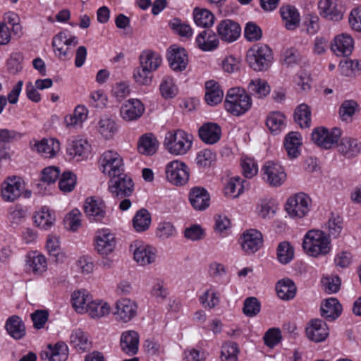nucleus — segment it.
<instances>
[{
	"instance_id": "30",
	"label": "nucleus",
	"mask_w": 361,
	"mask_h": 361,
	"mask_svg": "<svg viewBox=\"0 0 361 361\" xmlns=\"http://www.w3.org/2000/svg\"><path fill=\"white\" fill-rule=\"evenodd\" d=\"M205 101L210 106H215L220 103L224 97V92L216 81L211 80L205 83Z\"/></svg>"
},
{
	"instance_id": "11",
	"label": "nucleus",
	"mask_w": 361,
	"mask_h": 361,
	"mask_svg": "<svg viewBox=\"0 0 361 361\" xmlns=\"http://www.w3.org/2000/svg\"><path fill=\"white\" fill-rule=\"evenodd\" d=\"M262 178L271 186H280L286 179L283 167L279 163L267 161L262 168Z\"/></svg>"
},
{
	"instance_id": "9",
	"label": "nucleus",
	"mask_w": 361,
	"mask_h": 361,
	"mask_svg": "<svg viewBox=\"0 0 361 361\" xmlns=\"http://www.w3.org/2000/svg\"><path fill=\"white\" fill-rule=\"evenodd\" d=\"M341 136V130L334 128L331 131L324 127H318L312 133V140L318 146L328 149L337 144Z\"/></svg>"
},
{
	"instance_id": "8",
	"label": "nucleus",
	"mask_w": 361,
	"mask_h": 361,
	"mask_svg": "<svg viewBox=\"0 0 361 361\" xmlns=\"http://www.w3.org/2000/svg\"><path fill=\"white\" fill-rule=\"evenodd\" d=\"M109 190L114 197L123 199L132 195L134 183L132 178L124 173L111 178L109 181Z\"/></svg>"
},
{
	"instance_id": "55",
	"label": "nucleus",
	"mask_w": 361,
	"mask_h": 361,
	"mask_svg": "<svg viewBox=\"0 0 361 361\" xmlns=\"http://www.w3.org/2000/svg\"><path fill=\"white\" fill-rule=\"evenodd\" d=\"M117 130L114 120L108 118H102L99 122V130L105 139L111 138Z\"/></svg>"
},
{
	"instance_id": "41",
	"label": "nucleus",
	"mask_w": 361,
	"mask_h": 361,
	"mask_svg": "<svg viewBox=\"0 0 361 361\" xmlns=\"http://www.w3.org/2000/svg\"><path fill=\"white\" fill-rule=\"evenodd\" d=\"M193 18L197 26L208 28L214 25L215 16L208 9L195 8Z\"/></svg>"
},
{
	"instance_id": "53",
	"label": "nucleus",
	"mask_w": 361,
	"mask_h": 361,
	"mask_svg": "<svg viewBox=\"0 0 361 361\" xmlns=\"http://www.w3.org/2000/svg\"><path fill=\"white\" fill-rule=\"evenodd\" d=\"M82 213L78 209H74L67 214L63 220L66 228L76 231L81 226Z\"/></svg>"
},
{
	"instance_id": "62",
	"label": "nucleus",
	"mask_w": 361,
	"mask_h": 361,
	"mask_svg": "<svg viewBox=\"0 0 361 361\" xmlns=\"http://www.w3.org/2000/svg\"><path fill=\"white\" fill-rule=\"evenodd\" d=\"M215 160L216 154L207 149L199 152L196 158L197 165L202 167L210 166Z\"/></svg>"
},
{
	"instance_id": "14",
	"label": "nucleus",
	"mask_w": 361,
	"mask_h": 361,
	"mask_svg": "<svg viewBox=\"0 0 361 361\" xmlns=\"http://www.w3.org/2000/svg\"><path fill=\"white\" fill-rule=\"evenodd\" d=\"M24 181L19 177H9L2 184L1 195L7 202H14L23 193Z\"/></svg>"
},
{
	"instance_id": "27",
	"label": "nucleus",
	"mask_w": 361,
	"mask_h": 361,
	"mask_svg": "<svg viewBox=\"0 0 361 361\" xmlns=\"http://www.w3.org/2000/svg\"><path fill=\"white\" fill-rule=\"evenodd\" d=\"M32 148L42 156L46 158H51L60 150V143L57 140L53 138H44L39 142H35Z\"/></svg>"
},
{
	"instance_id": "40",
	"label": "nucleus",
	"mask_w": 361,
	"mask_h": 361,
	"mask_svg": "<svg viewBox=\"0 0 361 361\" xmlns=\"http://www.w3.org/2000/svg\"><path fill=\"white\" fill-rule=\"evenodd\" d=\"M286 117L280 111L270 112L266 119V125L271 133H279L286 126Z\"/></svg>"
},
{
	"instance_id": "3",
	"label": "nucleus",
	"mask_w": 361,
	"mask_h": 361,
	"mask_svg": "<svg viewBox=\"0 0 361 361\" xmlns=\"http://www.w3.org/2000/svg\"><path fill=\"white\" fill-rule=\"evenodd\" d=\"M252 99L244 89L231 88L226 96L224 106L226 110L234 116H241L252 106Z\"/></svg>"
},
{
	"instance_id": "13",
	"label": "nucleus",
	"mask_w": 361,
	"mask_h": 361,
	"mask_svg": "<svg viewBox=\"0 0 361 361\" xmlns=\"http://www.w3.org/2000/svg\"><path fill=\"white\" fill-rule=\"evenodd\" d=\"M135 261L141 266L153 263L156 259L155 249L141 241H134L130 245Z\"/></svg>"
},
{
	"instance_id": "6",
	"label": "nucleus",
	"mask_w": 361,
	"mask_h": 361,
	"mask_svg": "<svg viewBox=\"0 0 361 361\" xmlns=\"http://www.w3.org/2000/svg\"><path fill=\"white\" fill-rule=\"evenodd\" d=\"M166 180L176 186L185 185L190 177L188 166L182 161L173 160L168 163L165 168Z\"/></svg>"
},
{
	"instance_id": "33",
	"label": "nucleus",
	"mask_w": 361,
	"mask_h": 361,
	"mask_svg": "<svg viewBox=\"0 0 361 361\" xmlns=\"http://www.w3.org/2000/svg\"><path fill=\"white\" fill-rule=\"evenodd\" d=\"M342 312V306L336 298H329L321 307V314L329 321L338 318Z\"/></svg>"
},
{
	"instance_id": "12",
	"label": "nucleus",
	"mask_w": 361,
	"mask_h": 361,
	"mask_svg": "<svg viewBox=\"0 0 361 361\" xmlns=\"http://www.w3.org/2000/svg\"><path fill=\"white\" fill-rule=\"evenodd\" d=\"M219 37L226 43L235 42L241 35L240 24L231 19L221 20L216 26Z\"/></svg>"
},
{
	"instance_id": "42",
	"label": "nucleus",
	"mask_w": 361,
	"mask_h": 361,
	"mask_svg": "<svg viewBox=\"0 0 361 361\" xmlns=\"http://www.w3.org/2000/svg\"><path fill=\"white\" fill-rule=\"evenodd\" d=\"M85 312H87L92 318H101L109 314L110 306L107 302H103L102 300H94L92 299L90 302L88 303Z\"/></svg>"
},
{
	"instance_id": "37",
	"label": "nucleus",
	"mask_w": 361,
	"mask_h": 361,
	"mask_svg": "<svg viewBox=\"0 0 361 361\" xmlns=\"http://www.w3.org/2000/svg\"><path fill=\"white\" fill-rule=\"evenodd\" d=\"M301 136L298 132H290L285 137L284 147L290 159L296 158L300 154Z\"/></svg>"
},
{
	"instance_id": "17",
	"label": "nucleus",
	"mask_w": 361,
	"mask_h": 361,
	"mask_svg": "<svg viewBox=\"0 0 361 361\" xmlns=\"http://www.w3.org/2000/svg\"><path fill=\"white\" fill-rule=\"evenodd\" d=\"M305 332L312 341L319 343L324 341L329 334L327 324L320 319H312L307 324Z\"/></svg>"
},
{
	"instance_id": "18",
	"label": "nucleus",
	"mask_w": 361,
	"mask_h": 361,
	"mask_svg": "<svg viewBox=\"0 0 361 361\" xmlns=\"http://www.w3.org/2000/svg\"><path fill=\"white\" fill-rule=\"evenodd\" d=\"M240 244L246 253H255L262 246V234L256 229L247 230L243 233Z\"/></svg>"
},
{
	"instance_id": "63",
	"label": "nucleus",
	"mask_w": 361,
	"mask_h": 361,
	"mask_svg": "<svg viewBox=\"0 0 361 361\" xmlns=\"http://www.w3.org/2000/svg\"><path fill=\"white\" fill-rule=\"evenodd\" d=\"M169 294L168 289L165 287L161 280H157L152 286L151 295L158 302H163Z\"/></svg>"
},
{
	"instance_id": "56",
	"label": "nucleus",
	"mask_w": 361,
	"mask_h": 361,
	"mask_svg": "<svg viewBox=\"0 0 361 361\" xmlns=\"http://www.w3.org/2000/svg\"><path fill=\"white\" fill-rule=\"evenodd\" d=\"M238 344L230 342L223 345L220 357L222 361H238Z\"/></svg>"
},
{
	"instance_id": "35",
	"label": "nucleus",
	"mask_w": 361,
	"mask_h": 361,
	"mask_svg": "<svg viewBox=\"0 0 361 361\" xmlns=\"http://www.w3.org/2000/svg\"><path fill=\"white\" fill-rule=\"evenodd\" d=\"M8 334L15 339H20L25 335V326L21 318L17 315L10 317L6 322Z\"/></svg>"
},
{
	"instance_id": "10",
	"label": "nucleus",
	"mask_w": 361,
	"mask_h": 361,
	"mask_svg": "<svg viewBox=\"0 0 361 361\" xmlns=\"http://www.w3.org/2000/svg\"><path fill=\"white\" fill-rule=\"evenodd\" d=\"M84 212L91 222H102L106 216L104 202L95 197H87L83 205Z\"/></svg>"
},
{
	"instance_id": "28",
	"label": "nucleus",
	"mask_w": 361,
	"mask_h": 361,
	"mask_svg": "<svg viewBox=\"0 0 361 361\" xmlns=\"http://www.w3.org/2000/svg\"><path fill=\"white\" fill-rule=\"evenodd\" d=\"M280 13L288 30H293L298 27L300 20V13L295 6H283L280 8Z\"/></svg>"
},
{
	"instance_id": "36",
	"label": "nucleus",
	"mask_w": 361,
	"mask_h": 361,
	"mask_svg": "<svg viewBox=\"0 0 361 361\" xmlns=\"http://www.w3.org/2000/svg\"><path fill=\"white\" fill-rule=\"evenodd\" d=\"M92 299V297L87 290L85 289L75 290L71 295L72 306L77 312H85Z\"/></svg>"
},
{
	"instance_id": "60",
	"label": "nucleus",
	"mask_w": 361,
	"mask_h": 361,
	"mask_svg": "<svg viewBox=\"0 0 361 361\" xmlns=\"http://www.w3.org/2000/svg\"><path fill=\"white\" fill-rule=\"evenodd\" d=\"M261 304L257 298L250 297L244 301L243 312L247 317H254L259 312Z\"/></svg>"
},
{
	"instance_id": "31",
	"label": "nucleus",
	"mask_w": 361,
	"mask_h": 361,
	"mask_svg": "<svg viewBox=\"0 0 361 361\" xmlns=\"http://www.w3.org/2000/svg\"><path fill=\"white\" fill-rule=\"evenodd\" d=\"M158 147L159 143L156 137L151 133L142 135L137 142L138 152L147 156L154 154Z\"/></svg>"
},
{
	"instance_id": "48",
	"label": "nucleus",
	"mask_w": 361,
	"mask_h": 361,
	"mask_svg": "<svg viewBox=\"0 0 361 361\" xmlns=\"http://www.w3.org/2000/svg\"><path fill=\"white\" fill-rule=\"evenodd\" d=\"M301 60L300 54L294 47L283 48L281 51L280 61L288 67L298 64Z\"/></svg>"
},
{
	"instance_id": "45",
	"label": "nucleus",
	"mask_w": 361,
	"mask_h": 361,
	"mask_svg": "<svg viewBox=\"0 0 361 361\" xmlns=\"http://www.w3.org/2000/svg\"><path fill=\"white\" fill-rule=\"evenodd\" d=\"M357 102L353 99L345 100L339 107V116L343 121H351L353 116L359 111Z\"/></svg>"
},
{
	"instance_id": "44",
	"label": "nucleus",
	"mask_w": 361,
	"mask_h": 361,
	"mask_svg": "<svg viewBox=\"0 0 361 361\" xmlns=\"http://www.w3.org/2000/svg\"><path fill=\"white\" fill-rule=\"evenodd\" d=\"M145 66H141L134 70L133 78L137 83L142 85H147L152 81L150 73L156 71L157 65L152 66L147 64V61H145Z\"/></svg>"
},
{
	"instance_id": "19",
	"label": "nucleus",
	"mask_w": 361,
	"mask_h": 361,
	"mask_svg": "<svg viewBox=\"0 0 361 361\" xmlns=\"http://www.w3.org/2000/svg\"><path fill=\"white\" fill-rule=\"evenodd\" d=\"M167 59L170 68L176 72H182L188 64V56L183 47H176L168 51Z\"/></svg>"
},
{
	"instance_id": "59",
	"label": "nucleus",
	"mask_w": 361,
	"mask_h": 361,
	"mask_svg": "<svg viewBox=\"0 0 361 361\" xmlns=\"http://www.w3.org/2000/svg\"><path fill=\"white\" fill-rule=\"evenodd\" d=\"M245 38L249 42H257L262 38V29L255 23L248 22L244 30Z\"/></svg>"
},
{
	"instance_id": "54",
	"label": "nucleus",
	"mask_w": 361,
	"mask_h": 361,
	"mask_svg": "<svg viewBox=\"0 0 361 361\" xmlns=\"http://www.w3.org/2000/svg\"><path fill=\"white\" fill-rule=\"evenodd\" d=\"M242 173L247 178H252L258 172V165L256 161L251 157H242L240 159Z\"/></svg>"
},
{
	"instance_id": "7",
	"label": "nucleus",
	"mask_w": 361,
	"mask_h": 361,
	"mask_svg": "<svg viewBox=\"0 0 361 361\" xmlns=\"http://www.w3.org/2000/svg\"><path fill=\"white\" fill-rule=\"evenodd\" d=\"M310 205V197L304 192H299L288 199L285 208L290 216L302 218L309 212Z\"/></svg>"
},
{
	"instance_id": "39",
	"label": "nucleus",
	"mask_w": 361,
	"mask_h": 361,
	"mask_svg": "<svg viewBox=\"0 0 361 361\" xmlns=\"http://www.w3.org/2000/svg\"><path fill=\"white\" fill-rule=\"evenodd\" d=\"M247 90L250 94L258 99H262L269 94L271 89L266 80L257 78L249 82Z\"/></svg>"
},
{
	"instance_id": "58",
	"label": "nucleus",
	"mask_w": 361,
	"mask_h": 361,
	"mask_svg": "<svg viewBox=\"0 0 361 361\" xmlns=\"http://www.w3.org/2000/svg\"><path fill=\"white\" fill-rule=\"evenodd\" d=\"M76 184V176L70 171L64 172L59 182V189L63 192L72 191Z\"/></svg>"
},
{
	"instance_id": "46",
	"label": "nucleus",
	"mask_w": 361,
	"mask_h": 361,
	"mask_svg": "<svg viewBox=\"0 0 361 361\" xmlns=\"http://www.w3.org/2000/svg\"><path fill=\"white\" fill-rule=\"evenodd\" d=\"M294 121L301 128H309L311 124V111L305 104L298 105L294 111Z\"/></svg>"
},
{
	"instance_id": "57",
	"label": "nucleus",
	"mask_w": 361,
	"mask_h": 361,
	"mask_svg": "<svg viewBox=\"0 0 361 361\" xmlns=\"http://www.w3.org/2000/svg\"><path fill=\"white\" fill-rule=\"evenodd\" d=\"M145 61H147V64L152 65V67L154 65L156 66L157 64L156 70H157L162 63L161 55L150 49L145 50L140 54V61L141 66H145Z\"/></svg>"
},
{
	"instance_id": "24",
	"label": "nucleus",
	"mask_w": 361,
	"mask_h": 361,
	"mask_svg": "<svg viewBox=\"0 0 361 361\" xmlns=\"http://www.w3.org/2000/svg\"><path fill=\"white\" fill-rule=\"evenodd\" d=\"M47 269L46 257L40 254L34 252L27 256L25 271L37 276L42 275Z\"/></svg>"
},
{
	"instance_id": "15",
	"label": "nucleus",
	"mask_w": 361,
	"mask_h": 361,
	"mask_svg": "<svg viewBox=\"0 0 361 361\" xmlns=\"http://www.w3.org/2000/svg\"><path fill=\"white\" fill-rule=\"evenodd\" d=\"M137 310V306L134 301L128 298H121L115 304L114 314L116 319L126 323L136 316Z\"/></svg>"
},
{
	"instance_id": "29",
	"label": "nucleus",
	"mask_w": 361,
	"mask_h": 361,
	"mask_svg": "<svg viewBox=\"0 0 361 361\" xmlns=\"http://www.w3.org/2000/svg\"><path fill=\"white\" fill-rule=\"evenodd\" d=\"M139 336L135 331H128L122 334L121 347L128 355H135L138 351Z\"/></svg>"
},
{
	"instance_id": "32",
	"label": "nucleus",
	"mask_w": 361,
	"mask_h": 361,
	"mask_svg": "<svg viewBox=\"0 0 361 361\" xmlns=\"http://www.w3.org/2000/svg\"><path fill=\"white\" fill-rule=\"evenodd\" d=\"M337 148L338 151L344 156L352 157L360 152L361 145L357 139L345 137L337 144Z\"/></svg>"
},
{
	"instance_id": "51",
	"label": "nucleus",
	"mask_w": 361,
	"mask_h": 361,
	"mask_svg": "<svg viewBox=\"0 0 361 361\" xmlns=\"http://www.w3.org/2000/svg\"><path fill=\"white\" fill-rule=\"evenodd\" d=\"M243 181L240 177L235 176L230 179L224 188V193L226 196L235 198L243 191Z\"/></svg>"
},
{
	"instance_id": "16",
	"label": "nucleus",
	"mask_w": 361,
	"mask_h": 361,
	"mask_svg": "<svg viewBox=\"0 0 361 361\" xmlns=\"http://www.w3.org/2000/svg\"><path fill=\"white\" fill-rule=\"evenodd\" d=\"M145 110L144 104L137 99H129L122 104L120 116L126 121L138 120Z\"/></svg>"
},
{
	"instance_id": "38",
	"label": "nucleus",
	"mask_w": 361,
	"mask_h": 361,
	"mask_svg": "<svg viewBox=\"0 0 361 361\" xmlns=\"http://www.w3.org/2000/svg\"><path fill=\"white\" fill-rule=\"evenodd\" d=\"M70 341L71 345L80 353H83L91 347L87 334L80 329L73 331Z\"/></svg>"
},
{
	"instance_id": "22",
	"label": "nucleus",
	"mask_w": 361,
	"mask_h": 361,
	"mask_svg": "<svg viewBox=\"0 0 361 361\" xmlns=\"http://www.w3.org/2000/svg\"><path fill=\"white\" fill-rule=\"evenodd\" d=\"M68 355V349L66 343L59 342L54 345H49L41 353L44 361H66Z\"/></svg>"
},
{
	"instance_id": "21",
	"label": "nucleus",
	"mask_w": 361,
	"mask_h": 361,
	"mask_svg": "<svg viewBox=\"0 0 361 361\" xmlns=\"http://www.w3.org/2000/svg\"><path fill=\"white\" fill-rule=\"evenodd\" d=\"M95 249L100 255H107L115 248L116 240L113 233L108 229H102L97 233Z\"/></svg>"
},
{
	"instance_id": "50",
	"label": "nucleus",
	"mask_w": 361,
	"mask_h": 361,
	"mask_svg": "<svg viewBox=\"0 0 361 361\" xmlns=\"http://www.w3.org/2000/svg\"><path fill=\"white\" fill-rule=\"evenodd\" d=\"M277 259L283 264H287L294 257V248L287 241L279 244L276 250Z\"/></svg>"
},
{
	"instance_id": "61",
	"label": "nucleus",
	"mask_w": 361,
	"mask_h": 361,
	"mask_svg": "<svg viewBox=\"0 0 361 361\" xmlns=\"http://www.w3.org/2000/svg\"><path fill=\"white\" fill-rule=\"evenodd\" d=\"M78 43V38L68 31L60 32L52 41V45H71Z\"/></svg>"
},
{
	"instance_id": "5",
	"label": "nucleus",
	"mask_w": 361,
	"mask_h": 361,
	"mask_svg": "<svg viewBox=\"0 0 361 361\" xmlns=\"http://www.w3.org/2000/svg\"><path fill=\"white\" fill-rule=\"evenodd\" d=\"M100 171L111 178L121 175L124 172V164L121 156L115 151L104 152L99 161Z\"/></svg>"
},
{
	"instance_id": "1",
	"label": "nucleus",
	"mask_w": 361,
	"mask_h": 361,
	"mask_svg": "<svg viewBox=\"0 0 361 361\" xmlns=\"http://www.w3.org/2000/svg\"><path fill=\"white\" fill-rule=\"evenodd\" d=\"M331 241L326 233L319 230H310L304 236L302 248L306 254L317 257L331 250Z\"/></svg>"
},
{
	"instance_id": "43",
	"label": "nucleus",
	"mask_w": 361,
	"mask_h": 361,
	"mask_svg": "<svg viewBox=\"0 0 361 361\" xmlns=\"http://www.w3.org/2000/svg\"><path fill=\"white\" fill-rule=\"evenodd\" d=\"M55 216L48 208H42L34 216V222L41 229L48 230L54 224Z\"/></svg>"
},
{
	"instance_id": "64",
	"label": "nucleus",
	"mask_w": 361,
	"mask_h": 361,
	"mask_svg": "<svg viewBox=\"0 0 361 361\" xmlns=\"http://www.w3.org/2000/svg\"><path fill=\"white\" fill-rule=\"evenodd\" d=\"M23 56L20 53H13L7 60V69L11 74L15 75L19 73L22 67Z\"/></svg>"
},
{
	"instance_id": "26",
	"label": "nucleus",
	"mask_w": 361,
	"mask_h": 361,
	"mask_svg": "<svg viewBox=\"0 0 361 361\" xmlns=\"http://www.w3.org/2000/svg\"><path fill=\"white\" fill-rule=\"evenodd\" d=\"M90 147V146L86 140L75 138L68 143L67 153L72 158H77V161H79L87 157Z\"/></svg>"
},
{
	"instance_id": "20",
	"label": "nucleus",
	"mask_w": 361,
	"mask_h": 361,
	"mask_svg": "<svg viewBox=\"0 0 361 361\" xmlns=\"http://www.w3.org/2000/svg\"><path fill=\"white\" fill-rule=\"evenodd\" d=\"M189 201L194 209L204 211L210 204V195L204 188L193 187L189 192Z\"/></svg>"
},
{
	"instance_id": "25",
	"label": "nucleus",
	"mask_w": 361,
	"mask_h": 361,
	"mask_svg": "<svg viewBox=\"0 0 361 361\" xmlns=\"http://www.w3.org/2000/svg\"><path fill=\"white\" fill-rule=\"evenodd\" d=\"M320 14L332 20H340L343 18V11L338 7L337 0H320L318 4Z\"/></svg>"
},
{
	"instance_id": "49",
	"label": "nucleus",
	"mask_w": 361,
	"mask_h": 361,
	"mask_svg": "<svg viewBox=\"0 0 361 361\" xmlns=\"http://www.w3.org/2000/svg\"><path fill=\"white\" fill-rule=\"evenodd\" d=\"M4 22L11 27V32L14 37L20 38L23 35V27L20 25V18L19 16L13 11L4 13L3 16Z\"/></svg>"
},
{
	"instance_id": "23",
	"label": "nucleus",
	"mask_w": 361,
	"mask_h": 361,
	"mask_svg": "<svg viewBox=\"0 0 361 361\" xmlns=\"http://www.w3.org/2000/svg\"><path fill=\"white\" fill-rule=\"evenodd\" d=\"M200 140L206 144L213 145L221 138V127L215 123H206L198 130Z\"/></svg>"
},
{
	"instance_id": "34",
	"label": "nucleus",
	"mask_w": 361,
	"mask_h": 361,
	"mask_svg": "<svg viewBox=\"0 0 361 361\" xmlns=\"http://www.w3.org/2000/svg\"><path fill=\"white\" fill-rule=\"evenodd\" d=\"M276 290L279 298L283 300H290L295 298L297 288L291 279H283L276 283Z\"/></svg>"
},
{
	"instance_id": "52",
	"label": "nucleus",
	"mask_w": 361,
	"mask_h": 361,
	"mask_svg": "<svg viewBox=\"0 0 361 361\" xmlns=\"http://www.w3.org/2000/svg\"><path fill=\"white\" fill-rule=\"evenodd\" d=\"M160 92L163 97L166 99L173 98L178 92L173 78L171 76L164 77L160 84Z\"/></svg>"
},
{
	"instance_id": "47",
	"label": "nucleus",
	"mask_w": 361,
	"mask_h": 361,
	"mask_svg": "<svg viewBox=\"0 0 361 361\" xmlns=\"http://www.w3.org/2000/svg\"><path fill=\"white\" fill-rule=\"evenodd\" d=\"M151 224L150 213L146 209L138 210L133 219V225L137 232L147 231Z\"/></svg>"
},
{
	"instance_id": "2",
	"label": "nucleus",
	"mask_w": 361,
	"mask_h": 361,
	"mask_svg": "<svg viewBox=\"0 0 361 361\" xmlns=\"http://www.w3.org/2000/svg\"><path fill=\"white\" fill-rule=\"evenodd\" d=\"M192 142V134L182 129H177L166 133L164 145L171 154L182 156L190 150Z\"/></svg>"
},
{
	"instance_id": "4",
	"label": "nucleus",
	"mask_w": 361,
	"mask_h": 361,
	"mask_svg": "<svg viewBox=\"0 0 361 361\" xmlns=\"http://www.w3.org/2000/svg\"><path fill=\"white\" fill-rule=\"evenodd\" d=\"M273 59L270 47H250L247 51L246 61L255 71H266L271 66Z\"/></svg>"
}]
</instances>
